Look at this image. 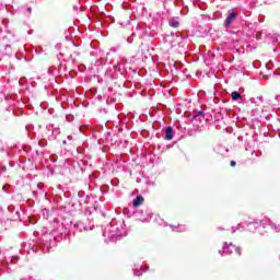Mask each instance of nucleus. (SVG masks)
I'll list each match as a JSON object with an SVG mask.
<instances>
[{
    "label": "nucleus",
    "mask_w": 280,
    "mask_h": 280,
    "mask_svg": "<svg viewBox=\"0 0 280 280\" xmlns=\"http://www.w3.org/2000/svg\"><path fill=\"white\" fill-rule=\"evenodd\" d=\"M143 196H137L136 199H133V207L137 209L138 207H141L144 202Z\"/></svg>",
    "instance_id": "obj_4"
},
{
    "label": "nucleus",
    "mask_w": 280,
    "mask_h": 280,
    "mask_svg": "<svg viewBox=\"0 0 280 280\" xmlns=\"http://www.w3.org/2000/svg\"><path fill=\"white\" fill-rule=\"evenodd\" d=\"M178 25H180L178 21H174L171 23V27H178Z\"/></svg>",
    "instance_id": "obj_7"
},
{
    "label": "nucleus",
    "mask_w": 280,
    "mask_h": 280,
    "mask_svg": "<svg viewBox=\"0 0 280 280\" xmlns=\"http://www.w3.org/2000/svg\"><path fill=\"white\" fill-rule=\"evenodd\" d=\"M164 139H166V141H172V139H174V129L172 127L166 128Z\"/></svg>",
    "instance_id": "obj_3"
},
{
    "label": "nucleus",
    "mask_w": 280,
    "mask_h": 280,
    "mask_svg": "<svg viewBox=\"0 0 280 280\" xmlns=\"http://www.w3.org/2000/svg\"><path fill=\"white\" fill-rule=\"evenodd\" d=\"M231 97L234 102H237V100H242V94H240V92L235 91V92H232Z\"/></svg>",
    "instance_id": "obj_5"
},
{
    "label": "nucleus",
    "mask_w": 280,
    "mask_h": 280,
    "mask_svg": "<svg viewBox=\"0 0 280 280\" xmlns=\"http://www.w3.org/2000/svg\"><path fill=\"white\" fill-rule=\"evenodd\" d=\"M198 117H202V119H205V112H202V110L197 112V113L192 116V119H198Z\"/></svg>",
    "instance_id": "obj_6"
},
{
    "label": "nucleus",
    "mask_w": 280,
    "mask_h": 280,
    "mask_svg": "<svg viewBox=\"0 0 280 280\" xmlns=\"http://www.w3.org/2000/svg\"><path fill=\"white\" fill-rule=\"evenodd\" d=\"M230 165H231V167H235V165H237V162H235V161L232 160V161L230 162Z\"/></svg>",
    "instance_id": "obj_8"
},
{
    "label": "nucleus",
    "mask_w": 280,
    "mask_h": 280,
    "mask_svg": "<svg viewBox=\"0 0 280 280\" xmlns=\"http://www.w3.org/2000/svg\"><path fill=\"white\" fill-rule=\"evenodd\" d=\"M28 14H32V8H27Z\"/></svg>",
    "instance_id": "obj_9"
},
{
    "label": "nucleus",
    "mask_w": 280,
    "mask_h": 280,
    "mask_svg": "<svg viewBox=\"0 0 280 280\" xmlns=\"http://www.w3.org/2000/svg\"><path fill=\"white\" fill-rule=\"evenodd\" d=\"M235 19H237V13L235 12L230 13V16H228L224 22L225 27H230L231 23H233Z\"/></svg>",
    "instance_id": "obj_1"
},
{
    "label": "nucleus",
    "mask_w": 280,
    "mask_h": 280,
    "mask_svg": "<svg viewBox=\"0 0 280 280\" xmlns=\"http://www.w3.org/2000/svg\"><path fill=\"white\" fill-rule=\"evenodd\" d=\"M233 250H235L237 253L238 256L242 255V248L241 247H237L235 245H229L226 248H225V253H233Z\"/></svg>",
    "instance_id": "obj_2"
}]
</instances>
